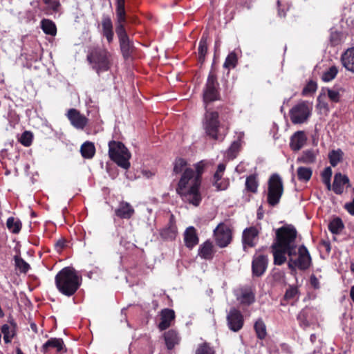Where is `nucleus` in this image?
<instances>
[{
	"instance_id": "nucleus-3",
	"label": "nucleus",
	"mask_w": 354,
	"mask_h": 354,
	"mask_svg": "<svg viewBox=\"0 0 354 354\" xmlns=\"http://www.w3.org/2000/svg\"><path fill=\"white\" fill-rule=\"evenodd\" d=\"M55 282L56 288L60 293L65 296L71 297L80 288L82 283V277L73 268L65 267L56 274Z\"/></svg>"
},
{
	"instance_id": "nucleus-45",
	"label": "nucleus",
	"mask_w": 354,
	"mask_h": 354,
	"mask_svg": "<svg viewBox=\"0 0 354 354\" xmlns=\"http://www.w3.org/2000/svg\"><path fill=\"white\" fill-rule=\"evenodd\" d=\"M332 176V170L330 167H328L325 168V169L323 171L322 174V180L324 184L326 185L328 189H330L331 185H330V178Z\"/></svg>"
},
{
	"instance_id": "nucleus-20",
	"label": "nucleus",
	"mask_w": 354,
	"mask_h": 354,
	"mask_svg": "<svg viewBox=\"0 0 354 354\" xmlns=\"http://www.w3.org/2000/svg\"><path fill=\"white\" fill-rule=\"evenodd\" d=\"M342 66L354 73V47L348 48L341 56Z\"/></svg>"
},
{
	"instance_id": "nucleus-39",
	"label": "nucleus",
	"mask_w": 354,
	"mask_h": 354,
	"mask_svg": "<svg viewBox=\"0 0 354 354\" xmlns=\"http://www.w3.org/2000/svg\"><path fill=\"white\" fill-rule=\"evenodd\" d=\"M258 181L257 177L254 175L247 177L245 180V188L248 191L256 193L258 189Z\"/></svg>"
},
{
	"instance_id": "nucleus-48",
	"label": "nucleus",
	"mask_w": 354,
	"mask_h": 354,
	"mask_svg": "<svg viewBox=\"0 0 354 354\" xmlns=\"http://www.w3.org/2000/svg\"><path fill=\"white\" fill-rule=\"evenodd\" d=\"M33 136L30 131H25L22 133L20 142L25 147H29L32 142Z\"/></svg>"
},
{
	"instance_id": "nucleus-21",
	"label": "nucleus",
	"mask_w": 354,
	"mask_h": 354,
	"mask_svg": "<svg viewBox=\"0 0 354 354\" xmlns=\"http://www.w3.org/2000/svg\"><path fill=\"white\" fill-rule=\"evenodd\" d=\"M214 252L212 242L207 240L199 246L198 254L201 259L210 260L213 258Z\"/></svg>"
},
{
	"instance_id": "nucleus-14",
	"label": "nucleus",
	"mask_w": 354,
	"mask_h": 354,
	"mask_svg": "<svg viewBox=\"0 0 354 354\" xmlns=\"http://www.w3.org/2000/svg\"><path fill=\"white\" fill-rule=\"evenodd\" d=\"M268 257L263 254H255L252 262V273L256 277L261 276L268 266Z\"/></svg>"
},
{
	"instance_id": "nucleus-41",
	"label": "nucleus",
	"mask_w": 354,
	"mask_h": 354,
	"mask_svg": "<svg viewBox=\"0 0 354 354\" xmlns=\"http://www.w3.org/2000/svg\"><path fill=\"white\" fill-rule=\"evenodd\" d=\"M7 227L13 233H18L21 227V224L19 221L16 220L13 217H10L7 220Z\"/></svg>"
},
{
	"instance_id": "nucleus-37",
	"label": "nucleus",
	"mask_w": 354,
	"mask_h": 354,
	"mask_svg": "<svg viewBox=\"0 0 354 354\" xmlns=\"http://www.w3.org/2000/svg\"><path fill=\"white\" fill-rule=\"evenodd\" d=\"M343 152L341 149L332 150L328 154L330 163L333 167H335L343 158Z\"/></svg>"
},
{
	"instance_id": "nucleus-34",
	"label": "nucleus",
	"mask_w": 354,
	"mask_h": 354,
	"mask_svg": "<svg viewBox=\"0 0 354 354\" xmlns=\"http://www.w3.org/2000/svg\"><path fill=\"white\" fill-rule=\"evenodd\" d=\"M41 28L43 31L50 35H55L57 32V28L55 24L49 19H44L41 22Z\"/></svg>"
},
{
	"instance_id": "nucleus-26",
	"label": "nucleus",
	"mask_w": 354,
	"mask_h": 354,
	"mask_svg": "<svg viewBox=\"0 0 354 354\" xmlns=\"http://www.w3.org/2000/svg\"><path fill=\"white\" fill-rule=\"evenodd\" d=\"M236 299L241 304L249 306L254 301V295L249 288H241L236 294Z\"/></svg>"
},
{
	"instance_id": "nucleus-47",
	"label": "nucleus",
	"mask_w": 354,
	"mask_h": 354,
	"mask_svg": "<svg viewBox=\"0 0 354 354\" xmlns=\"http://www.w3.org/2000/svg\"><path fill=\"white\" fill-rule=\"evenodd\" d=\"M317 88V84L314 81H310L302 91L303 95H308L316 91Z\"/></svg>"
},
{
	"instance_id": "nucleus-57",
	"label": "nucleus",
	"mask_w": 354,
	"mask_h": 354,
	"mask_svg": "<svg viewBox=\"0 0 354 354\" xmlns=\"http://www.w3.org/2000/svg\"><path fill=\"white\" fill-rule=\"evenodd\" d=\"M310 284L311 286L315 288V289H318L319 288L320 286H319V279L315 277V275L314 274H312L310 276Z\"/></svg>"
},
{
	"instance_id": "nucleus-43",
	"label": "nucleus",
	"mask_w": 354,
	"mask_h": 354,
	"mask_svg": "<svg viewBox=\"0 0 354 354\" xmlns=\"http://www.w3.org/2000/svg\"><path fill=\"white\" fill-rule=\"evenodd\" d=\"M329 230L333 234L339 233L344 227V225L340 218L333 219L329 224Z\"/></svg>"
},
{
	"instance_id": "nucleus-51",
	"label": "nucleus",
	"mask_w": 354,
	"mask_h": 354,
	"mask_svg": "<svg viewBox=\"0 0 354 354\" xmlns=\"http://www.w3.org/2000/svg\"><path fill=\"white\" fill-rule=\"evenodd\" d=\"M206 166V163L204 160H201L196 164L194 165V174L198 175L199 179H201V175L203 172V169Z\"/></svg>"
},
{
	"instance_id": "nucleus-53",
	"label": "nucleus",
	"mask_w": 354,
	"mask_h": 354,
	"mask_svg": "<svg viewBox=\"0 0 354 354\" xmlns=\"http://www.w3.org/2000/svg\"><path fill=\"white\" fill-rule=\"evenodd\" d=\"M116 15L118 21H125L124 6H116Z\"/></svg>"
},
{
	"instance_id": "nucleus-1",
	"label": "nucleus",
	"mask_w": 354,
	"mask_h": 354,
	"mask_svg": "<svg viewBox=\"0 0 354 354\" xmlns=\"http://www.w3.org/2000/svg\"><path fill=\"white\" fill-rule=\"evenodd\" d=\"M297 230L291 225H287L276 230V237L271 245L274 264L281 266L287 261L291 270H306L312 265L308 250L297 243Z\"/></svg>"
},
{
	"instance_id": "nucleus-55",
	"label": "nucleus",
	"mask_w": 354,
	"mask_h": 354,
	"mask_svg": "<svg viewBox=\"0 0 354 354\" xmlns=\"http://www.w3.org/2000/svg\"><path fill=\"white\" fill-rule=\"evenodd\" d=\"M297 319L299 322V324L304 328H306L309 326L308 322L306 320L304 313L301 312L298 316Z\"/></svg>"
},
{
	"instance_id": "nucleus-64",
	"label": "nucleus",
	"mask_w": 354,
	"mask_h": 354,
	"mask_svg": "<svg viewBox=\"0 0 354 354\" xmlns=\"http://www.w3.org/2000/svg\"><path fill=\"white\" fill-rule=\"evenodd\" d=\"M30 326H31V328H32L33 330H35V332H37V326H36V325H35V324H32L30 325Z\"/></svg>"
},
{
	"instance_id": "nucleus-5",
	"label": "nucleus",
	"mask_w": 354,
	"mask_h": 354,
	"mask_svg": "<svg viewBox=\"0 0 354 354\" xmlns=\"http://www.w3.org/2000/svg\"><path fill=\"white\" fill-rule=\"evenodd\" d=\"M109 155L111 160L118 166L125 169L129 168L131 153L122 142L110 141L109 142Z\"/></svg>"
},
{
	"instance_id": "nucleus-32",
	"label": "nucleus",
	"mask_w": 354,
	"mask_h": 354,
	"mask_svg": "<svg viewBox=\"0 0 354 354\" xmlns=\"http://www.w3.org/2000/svg\"><path fill=\"white\" fill-rule=\"evenodd\" d=\"M257 337L259 339H263L267 335L266 326L262 319L256 321L254 325Z\"/></svg>"
},
{
	"instance_id": "nucleus-28",
	"label": "nucleus",
	"mask_w": 354,
	"mask_h": 354,
	"mask_svg": "<svg viewBox=\"0 0 354 354\" xmlns=\"http://www.w3.org/2000/svg\"><path fill=\"white\" fill-rule=\"evenodd\" d=\"M318 153L319 151L317 149H310L304 150L301 156L297 158V161L304 164L314 163L316 161Z\"/></svg>"
},
{
	"instance_id": "nucleus-63",
	"label": "nucleus",
	"mask_w": 354,
	"mask_h": 354,
	"mask_svg": "<svg viewBox=\"0 0 354 354\" xmlns=\"http://www.w3.org/2000/svg\"><path fill=\"white\" fill-rule=\"evenodd\" d=\"M16 354H24V353L22 352L21 348L18 347L16 348Z\"/></svg>"
},
{
	"instance_id": "nucleus-38",
	"label": "nucleus",
	"mask_w": 354,
	"mask_h": 354,
	"mask_svg": "<svg viewBox=\"0 0 354 354\" xmlns=\"http://www.w3.org/2000/svg\"><path fill=\"white\" fill-rule=\"evenodd\" d=\"M312 169L309 167H299L297 169L298 179L301 181H308L312 176Z\"/></svg>"
},
{
	"instance_id": "nucleus-11",
	"label": "nucleus",
	"mask_w": 354,
	"mask_h": 354,
	"mask_svg": "<svg viewBox=\"0 0 354 354\" xmlns=\"http://www.w3.org/2000/svg\"><path fill=\"white\" fill-rule=\"evenodd\" d=\"M216 244L220 248L227 246L232 241V231L230 227L223 223L218 225L214 230Z\"/></svg>"
},
{
	"instance_id": "nucleus-8",
	"label": "nucleus",
	"mask_w": 354,
	"mask_h": 354,
	"mask_svg": "<svg viewBox=\"0 0 354 354\" xmlns=\"http://www.w3.org/2000/svg\"><path fill=\"white\" fill-rule=\"evenodd\" d=\"M218 83L215 73L211 71L209 73L206 84L203 88V98L205 107L207 104L219 99Z\"/></svg>"
},
{
	"instance_id": "nucleus-49",
	"label": "nucleus",
	"mask_w": 354,
	"mask_h": 354,
	"mask_svg": "<svg viewBox=\"0 0 354 354\" xmlns=\"http://www.w3.org/2000/svg\"><path fill=\"white\" fill-rule=\"evenodd\" d=\"M124 22L125 21H118L115 31L119 39L128 37L123 24Z\"/></svg>"
},
{
	"instance_id": "nucleus-15",
	"label": "nucleus",
	"mask_w": 354,
	"mask_h": 354,
	"mask_svg": "<svg viewBox=\"0 0 354 354\" xmlns=\"http://www.w3.org/2000/svg\"><path fill=\"white\" fill-rule=\"evenodd\" d=\"M161 238L166 241H173L177 235V228L174 216L171 215L168 224L160 231Z\"/></svg>"
},
{
	"instance_id": "nucleus-58",
	"label": "nucleus",
	"mask_w": 354,
	"mask_h": 354,
	"mask_svg": "<svg viewBox=\"0 0 354 354\" xmlns=\"http://www.w3.org/2000/svg\"><path fill=\"white\" fill-rule=\"evenodd\" d=\"M344 208L349 214L354 216V199L351 203H347L344 205Z\"/></svg>"
},
{
	"instance_id": "nucleus-6",
	"label": "nucleus",
	"mask_w": 354,
	"mask_h": 354,
	"mask_svg": "<svg viewBox=\"0 0 354 354\" xmlns=\"http://www.w3.org/2000/svg\"><path fill=\"white\" fill-rule=\"evenodd\" d=\"M313 106L307 101H301L289 111L290 120L294 124L306 122L312 114Z\"/></svg>"
},
{
	"instance_id": "nucleus-16",
	"label": "nucleus",
	"mask_w": 354,
	"mask_h": 354,
	"mask_svg": "<svg viewBox=\"0 0 354 354\" xmlns=\"http://www.w3.org/2000/svg\"><path fill=\"white\" fill-rule=\"evenodd\" d=\"M243 137V132L237 133V139L231 144L230 147L225 152V158L227 160H233L237 156L241 148Z\"/></svg>"
},
{
	"instance_id": "nucleus-30",
	"label": "nucleus",
	"mask_w": 354,
	"mask_h": 354,
	"mask_svg": "<svg viewBox=\"0 0 354 354\" xmlns=\"http://www.w3.org/2000/svg\"><path fill=\"white\" fill-rule=\"evenodd\" d=\"M187 170H194L189 167L187 162L181 158L176 159L174 163L173 172L176 174H185Z\"/></svg>"
},
{
	"instance_id": "nucleus-29",
	"label": "nucleus",
	"mask_w": 354,
	"mask_h": 354,
	"mask_svg": "<svg viewBox=\"0 0 354 354\" xmlns=\"http://www.w3.org/2000/svg\"><path fill=\"white\" fill-rule=\"evenodd\" d=\"M120 50L124 58H128L132 51L133 44L128 37L119 39Z\"/></svg>"
},
{
	"instance_id": "nucleus-18",
	"label": "nucleus",
	"mask_w": 354,
	"mask_h": 354,
	"mask_svg": "<svg viewBox=\"0 0 354 354\" xmlns=\"http://www.w3.org/2000/svg\"><path fill=\"white\" fill-rule=\"evenodd\" d=\"M307 137L305 132L303 131H297L290 138V148L293 151H299L305 145Z\"/></svg>"
},
{
	"instance_id": "nucleus-50",
	"label": "nucleus",
	"mask_w": 354,
	"mask_h": 354,
	"mask_svg": "<svg viewBox=\"0 0 354 354\" xmlns=\"http://www.w3.org/2000/svg\"><path fill=\"white\" fill-rule=\"evenodd\" d=\"M327 93L328 98L333 102H337L339 100L340 95L337 90L335 89H327Z\"/></svg>"
},
{
	"instance_id": "nucleus-61",
	"label": "nucleus",
	"mask_w": 354,
	"mask_h": 354,
	"mask_svg": "<svg viewBox=\"0 0 354 354\" xmlns=\"http://www.w3.org/2000/svg\"><path fill=\"white\" fill-rule=\"evenodd\" d=\"M116 6H124V0H117Z\"/></svg>"
},
{
	"instance_id": "nucleus-52",
	"label": "nucleus",
	"mask_w": 354,
	"mask_h": 354,
	"mask_svg": "<svg viewBox=\"0 0 354 354\" xmlns=\"http://www.w3.org/2000/svg\"><path fill=\"white\" fill-rule=\"evenodd\" d=\"M298 290L296 287L290 286L286 292L284 298L286 300H290L295 297L297 295Z\"/></svg>"
},
{
	"instance_id": "nucleus-40",
	"label": "nucleus",
	"mask_w": 354,
	"mask_h": 354,
	"mask_svg": "<svg viewBox=\"0 0 354 354\" xmlns=\"http://www.w3.org/2000/svg\"><path fill=\"white\" fill-rule=\"evenodd\" d=\"M207 51V36L204 34L201 39L198 46V58L201 62L204 61Z\"/></svg>"
},
{
	"instance_id": "nucleus-17",
	"label": "nucleus",
	"mask_w": 354,
	"mask_h": 354,
	"mask_svg": "<svg viewBox=\"0 0 354 354\" xmlns=\"http://www.w3.org/2000/svg\"><path fill=\"white\" fill-rule=\"evenodd\" d=\"M175 313L173 310L169 308H165L160 312V322L158 324V328L160 330H164L169 328L171 322L174 320Z\"/></svg>"
},
{
	"instance_id": "nucleus-56",
	"label": "nucleus",
	"mask_w": 354,
	"mask_h": 354,
	"mask_svg": "<svg viewBox=\"0 0 354 354\" xmlns=\"http://www.w3.org/2000/svg\"><path fill=\"white\" fill-rule=\"evenodd\" d=\"M324 97V95H322V94H320L318 97H317V101H318V104H317V106L320 108V109H326L328 110V104L324 102L323 100V98Z\"/></svg>"
},
{
	"instance_id": "nucleus-62",
	"label": "nucleus",
	"mask_w": 354,
	"mask_h": 354,
	"mask_svg": "<svg viewBox=\"0 0 354 354\" xmlns=\"http://www.w3.org/2000/svg\"><path fill=\"white\" fill-rule=\"evenodd\" d=\"M144 174L145 176H146L147 178H149L150 176H151L153 175V174L149 171H144Z\"/></svg>"
},
{
	"instance_id": "nucleus-59",
	"label": "nucleus",
	"mask_w": 354,
	"mask_h": 354,
	"mask_svg": "<svg viewBox=\"0 0 354 354\" xmlns=\"http://www.w3.org/2000/svg\"><path fill=\"white\" fill-rule=\"evenodd\" d=\"M225 170V165L223 163H221L218 165L216 171H218V173H224Z\"/></svg>"
},
{
	"instance_id": "nucleus-33",
	"label": "nucleus",
	"mask_w": 354,
	"mask_h": 354,
	"mask_svg": "<svg viewBox=\"0 0 354 354\" xmlns=\"http://www.w3.org/2000/svg\"><path fill=\"white\" fill-rule=\"evenodd\" d=\"M223 173H218V171H216L214 175V185L216 187L218 191L225 190L228 185L229 183L226 180H222Z\"/></svg>"
},
{
	"instance_id": "nucleus-35",
	"label": "nucleus",
	"mask_w": 354,
	"mask_h": 354,
	"mask_svg": "<svg viewBox=\"0 0 354 354\" xmlns=\"http://www.w3.org/2000/svg\"><path fill=\"white\" fill-rule=\"evenodd\" d=\"M338 68L335 66H331L323 72L322 75V80L325 82L332 81L335 78L338 73Z\"/></svg>"
},
{
	"instance_id": "nucleus-42",
	"label": "nucleus",
	"mask_w": 354,
	"mask_h": 354,
	"mask_svg": "<svg viewBox=\"0 0 354 354\" xmlns=\"http://www.w3.org/2000/svg\"><path fill=\"white\" fill-rule=\"evenodd\" d=\"M195 354H215V351L209 344L203 342L198 345Z\"/></svg>"
},
{
	"instance_id": "nucleus-44",
	"label": "nucleus",
	"mask_w": 354,
	"mask_h": 354,
	"mask_svg": "<svg viewBox=\"0 0 354 354\" xmlns=\"http://www.w3.org/2000/svg\"><path fill=\"white\" fill-rule=\"evenodd\" d=\"M15 266L21 272L26 273L30 269V265L21 257H15Z\"/></svg>"
},
{
	"instance_id": "nucleus-24",
	"label": "nucleus",
	"mask_w": 354,
	"mask_h": 354,
	"mask_svg": "<svg viewBox=\"0 0 354 354\" xmlns=\"http://www.w3.org/2000/svg\"><path fill=\"white\" fill-rule=\"evenodd\" d=\"M64 342L60 338H50L48 339L41 348V351L46 354L50 351L51 348H55L57 352H61L64 350Z\"/></svg>"
},
{
	"instance_id": "nucleus-31",
	"label": "nucleus",
	"mask_w": 354,
	"mask_h": 354,
	"mask_svg": "<svg viewBox=\"0 0 354 354\" xmlns=\"http://www.w3.org/2000/svg\"><path fill=\"white\" fill-rule=\"evenodd\" d=\"M82 156L84 158H91L95 155V148L93 142H85L80 148Z\"/></svg>"
},
{
	"instance_id": "nucleus-36",
	"label": "nucleus",
	"mask_w": 354,
	"mask_h": 354,
	"mask_svg": "<svg viewBox=\"0 0 354 354\" xmlns=\"http://www.w3.org/2000/svg\"><path fill=\"white\" fill-rule=\"evenodd\" d=\"M1 333L3 335L5 343H10L15 335V326L11 327L8 324H4L1 327Z\"/></svg>"
},
{
	"instance_id": "nucleus-27",
	"label": "nucleus",
	"mask_w": 354,
	"mask_h": 354,
	"mask_svg": "<svg viewBox=\"0 0 354 354\" xmlns=\"http://www.w3.org/2000/svg\"><path fill=\"white\" fill-rule=\"evenodd\" d=\"M164 339L167 349L171 350L180 342V337L178 332L169 330L164 333Z\"/></svg>"
},
{
	"instance_id": "nucleus-4",
	"label": "nucleus",
	"mask_w": 354,
	"mask_h": 354,
	"mask_svg": "<svg viewBox=\"0 0 354 354\" xmlns=\"http://www.w3.org/2000/svg\"><path fill=\"white\" fill-rule=\"evenodd\" d=\"M87 60L92 68L99 75L108 71L112 65V55L106 48H94L87 55Z\"/></svg>"
},
{
	"instance_id": "nucleus-7",
	"label": "nucleus",
	"mask_w": 354,
	"mask_h": 354,
	"mask_svg": "<svg viewBox=\"0 0 354 354\" xmlns=\"http://www.w3.org/2000/svg\"><path fill=\"white\" fill-rule=\"evenodd\" d=\"M283 192L281 178L277 174H272L268 180L267 201L270 205L274 206L279 203Z\"/></svg>"
},
{
	"instance_id": "nucleus-23",
	"label": "nucleus",
	"mask_w": 354,
	"mask_h": 354,
	"mask_svg": "<svg viewBox=\"0 0 354 354\" xmlns=\"http://www.w3.org/2000/svg\"><path fill=\"white\" fill-rule=\"evenodd\" d=\"M184 241L186 247L192 249L198 243V237L196 229L191 226L184 232Z\"/></svg>"
},
{
	"instance_id": "nucleus-54",
	"label": "nucleus",
	"mask_w": 354,
	"mask_h": 354,
	"mask_svg": "<svg viewBox=\"0 0 354 354\" xmlns=\"http://www.w3.org/2000/svg\"><path fill=\"white\" fill-rule=\"evenodd\" d=\"M43 2L54 11H57L60 4L58 0H42Z\"/></svg>"
},
{
	"instance_id": "nucleus-22",
	"label": "nucleus",
	"mask_w": 354,
	"mask_h": 354,
	"mask_svg": "<svg viewBox=\"0 0 354 354\" xmlns=\"http://www.w3.org/2000/svg\"><path fill=\"white\" fill-rule=\"evenodd\" d=\"M102 35L106 37L107 41L110 44L113 40L114 32L113 30V24L109 16H103L102 19Z\"/></svg>"
},
{
	"instance_id": "nucleus-9",
	"label": "nucleus",
	"mask_w": 354,
	"mask_h": 354,
	"mask_svg": "<svg viewBox=\"0 0 354 354\" xmlns=\"http://www.w3.org/2000/svg\"><path fill=\"white\" fill-rule=\"evenodd\" d=\"M217 112H209L207 110L205 115L204 128L206 133L214 140L219 138V121Z\"/></svg>"
},
{
	"instance_id": "nucleus-19",
	"label": "nucleus",
	"mask_w": 354,
	"mask_h": 354,
	"mask_svg": "<svg viewBox=\"0 0 354 354\" xmlns=\"http://www.w3.org/2000/svg\"><path fill=\"white\" fill-rule=\"evenodd\" d=\"M349 186V179L341 173H337L334 176L333 190L337 194H341L343 193L344 187Z\"/></svg>"
},
{
	"instance_id": "nucleus-25",
	"label": "nucleus",
	"mask_w": 354,
	"mask_h": 354,
	"mask_svg": "<svg viewBox=\"0 0 354 354\" xmlns=\"http://www.w3.org/2000/svg\"><path fill=\"white\" fill-rule=\"evenodd\" d=\"M115 212L117 216L129 219L134 214V209L129 203L122 201L119 204Z\"/></svg>"
},
{
	"instance_id": "nucleus-13",
	"label": "nucleus",
	"mask_w": 354,
	"mask_h": 354,
	"mask_svg": "<svg viewBox=\"0 0 354 354\" xmlns=\"http://www.w3.org/2000/svg\"><path fill=\"white\" fill-rule=\"evenodd\" d=\"M66 117L71 125L77 129H84L88 122V118L76 109H68Z\"/></svg>"
},
{
	"instance_id": "nucleus-10",
	"label": "nucleus",
	"mask_w": 354,
	"mask_h": 354,
	"mask_svg": "<svg viewBox=\"0 0 354 354\" xmlns=\"http://www.w3.org/2000/svg\"><path fill=\"white\" fill-rule=\"evenodd\" d=\"M261 227L259 225L245 228L242 233V243L243 249L254 248L259 241Z\"/></svg>"
},
{
	"instance_id": "nucleus-46",
	"label": "nucleus",
	"mask_w": 354,
	"mask_h": 354,
	"mask_svg": "<svg viewBox=\"0 0 354 354\" xmlns=\"http://www.w3.org/2000/svg\"><path fill=\"white\" fill-rule=\"evenodd\" d=\"M236 64V55L234 53H230L225 59L223 66L226 68H234Z\"/></svg>"
},
{
	"instance_id": "nucleus-12",
	"label": "nucleus",
	"mask_w": 354,
	"mask_h": 354,
	"mask_svg": "<svg viewBox=\"0 0 354 354\" xmlns=\"http://www.w3.org/2000/svg\"><path fill=\"white\" fill-rule=\"evenodd\" d=\"M227 321L229 328L234 332L239 331L244 323L243 315L234 308H231L227 313Z\"/></svg>"
},
{
	"instance_id": "nucleus-2",
	"label": "nucleus",
	"mask_w": 354,
	"mask_h": 354,
	"mask_svg": "<svg viewBox=\"0 0 354 354\" xmlns=\"http://www.w3.org/2000/svg\"><path fill=\"white\" fill-rule=\"evenodd\" d=\"M201 184L198 175L194 174V170H187L181 174L176 192L185 203L198 207L202 201Z\"/></svg>"
},
{
	"instance_id": "nucleus-60",
	"label": "nucleus",
	"mask_w": 354,
	"mask_h": 354,
	"mask_svg": "<svg viewBox=\"0 0 354 354\" xmlns=\"http://www.w3.org/2000/svg\"><path fill=\"white\" fill-rule=\"evenodd\" d=\"M261 209H262V207H260L259 208V209H258V212H257V218H258V219H262V218H263V213L261 212Z\"/></svg>"
}]
</instances>
